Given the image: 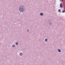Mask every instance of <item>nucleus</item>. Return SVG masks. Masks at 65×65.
<instances>
[{
    "mask_svg": "<svg viewBox=\"0 0 65 65\" xmlns=\"http://www.w3.org/2000/svg\"><path fill=\"white\" fill-rule=\"evenodd\" d=\"M29 29H28V30H27V31H28V32H29Z\"/></svg>",
    "mask_w": 65,
    "mask_h": 65,
    "instance_id": "obj_11",
    "label": "nucleus"
},
{
    "mask_svg": "<svg viewBox=\"0 0 65 65\" xmlns=\"http://www.w3.org/2000/svg\"><path fill=\"white\" fill-rule=\"evenodd\" d=\"M21 10H22V11H23V9H22Z\"/></svg>",
    "mask_w": 65,
    "mask_h": 65,
    "instance_id": "obj_13",
    "label": "nucleus"
},
{
    "mask_svg": "<svg viewBox=\"0 0 65 65\" xmlns=\"http://www.w3.org/2000/svg\"><path fill=\"white\" fill-rule=\"evenodd\" d=\"M19 10H20H20H21V9H19Z\"/></svg>",
    "mask_w": 65,
    "mask_h": 65,
    "instance_id": "obj_12",
    "label": "nucleus"
},
{
    "mask_svg": "<svg viewBox=\"0 0 65 65\" xmlns=\"http://www.w3.org/2000/svg\"><path fill=\"white\" fill-rule=\"evenodd\" d=\"M47 41V39H45V42H46V41Z\"/></svg>",
    "mask_w": 65,
    "mask_h": 65,
    "instance_id": "obj_5",
    "label": "nucleus"
},
{
    "mask_svg": "<svg viewBox=\"0 0 65 65\" xmlns=\"http://www.w3.org/2000/svg\"><path fill=\"white\" fill-rule=\"evenodd\" d=\"M58 11H59V12H61V10H58Z\"/></svg>",
    "mask_w": 65,
    "mask_h": 65,
    "instance_id": "obj_9",
    "label": "nucleus"
},
{
    "mask_svg": "<svg viewBox=\"0 0 65 65\" xmlns=\"http://www.w3.org/2000/svg\"><path fill=\"white\" fill-rule=\"evenodd\" d=\"M60 1H61V2H63V0H60Z\"/></svg>",
    "mask_w": 65,
    "mask_h": 65,
    "instance_id": "obj_10",
    "label": "nucleus"
},
{
    "mask_svg": "<svg viewBox=\"0 0 65 65\" xmlns=\"http://www.w3.org/2000/svg\"><path fill=\"white\" fill-rule=\"evenodd\" d=\"M60 7H63V5H62V4H60Z\"/></svg>",
    "mask_w": 65,
    "mask_h": 65,
    "instance_id": "obj_1",
    "label": "nucleus"
},
{
    "mask_svg": "<svg viewBox=\"0 0 65 65\" xmlns=\"http://www.w3.org/2000/svg\"><path fill=\"white\" fill-rule=\"evenodd\" d=\"M40 15H41V16L43 15V13H40Z\"/></svg>",
    "mask_w": 65,
    "mask_h": 65,
    "instance_id": "obj_3",
    "label": "nucleus"
},
{
    "mask_svg": "<svg viewBox=\"0 0 65 65\" xmlns=\"http://www.w3.org/2000/svg\"><path fill=\"white\" fill-rule=\"evenodd\" d=\"M65 12V10H64L62 12Z\"/></svg>",
    "mask_w": 65,
    "mask_h": 65,
    "instance_id": "obj_7",
    "label": "nucleus"
},
{
    "mask_svg": "<svg viewBox=\"0 0 65 65\" xmlns=\"http://www.w3.org/2000/svg\"><path fill=\"white\" fill-rule=\"evenodd\" d=\"M58 51L59 52H61V50H60V49H58Z\"/></svg>",
    "mask_w": 65,
    "mask_h": 65,
    "instance_id": "obj_6",
    "label": "nucleus"
},
{
    "mask_svg": "<svg viewBox=\"0 0 65 65\" xmlns=\"http://www.w3.org/2000/svg\"><path fill=\"white\" fill-rule=\"evenodd\" d=\"M16 45H18V42L16 43Z\"/></svg>",
    "mask_w": 65,
    "mask_h": 65,
    "instance_id": "obj_8",
    "label": "nucleus"
},
{
    "mask_svg": "<svg viewBox=\"0 0 65 65\" xmlns=\"http://www.w3.org/2000/svg\"><path fill=\"white\" fill-rule=\"evenodd\" d=\"M22 55H23V54L22 53H20V56H22Z\"/></svg>",
    "mask_w": 65,
    "mask_h": 65,
    "instance_id": "obj_2",
    "label": "nucleus"
},
{
    "mask_svg": "<svg viewBox=\"0 0 65 65\" xmlns=\"http://www.w3.org/2000/svg\"><path fill=\"white\" fill-rule=\"evenodd\" d=\"M12 47H15V45H12Z\"/></svg>",
    "mask_w": 65,
    "mask_h": 65,
    "instance_id": "obj_4",
    "label": "nucleus"
}]
</instances>
